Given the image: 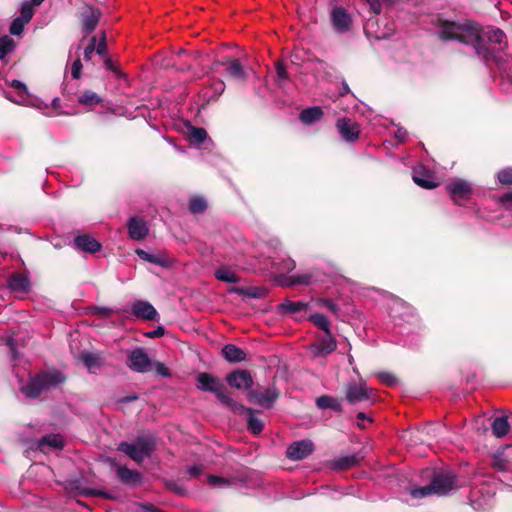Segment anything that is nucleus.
I'll list each match as a JSON object with an SVG mask.
<instances>
[{
    "mask_svg": "<svg viewBox=\"0 0 512 512\" xmlns=\"http://www.w3.org/2000/svg\"><path fill=\"white\" fill-rule=\"evenodd\" d=\"M439 36L443 40H457L470 45L478 58L483 60L492 69L495 66L499 71L501 85L506 92L512 87V59L504 53L506 36L504 32L495 27L480 29L472 22L443 21L439 28Z\"/></svg>",
    "mask_w": 512,
    "mask_h": 512,
    "instance_id": "obj_1",
    "label": "nucleus"
},
{
    "mask_svg": "<svg viewBox=\"0 0 512 512\" xmlns=\"http://www.w3.org/2000/svg\"><path fill=\"white\" fill-rule=\"evenodd\" d=\"M295 268V262L279 249L277 239L258 242V273L264 278L275 279L282 286L309 285L313 276L310 273H297L284 278V274Z\"/></svg>",
    "mask_w": 512,
    "mask_h": 512,
    "instance_id": "obj_2",
    "label": "nucleus"
},
{
    "mask_svg": "<svg viewBox=\"0 0 512 512\" xmlns=\"http://www.w3.org/2000/svg\"><path fill=\"white\" fill-rule=\"evenodd\" d=\"M195 380L196 388L198 390L214 394L220 403L230 408L232 412L237 413L240 410H245L243 406L238 405L232 399L225 384L220 378L207 372H200L196 375ZM246 411L248 413L247 416H254V411L252 409H246Z\"/></svg>",
    "mask_w": 512,
    "mask_h": 512,
    "instance_id": "obj_3",
    "label": "nucleus"
},
{
    "mask_svg": "<svg viewBox=\"0 0 512 512\" xmlns=\"http://www.w3.org/2000/svg\"><path fill=\"white\" fill-rule=\"evenodd\" d=\"M65 379V375L59 370H44L30 377L26 384L21 385L20 391L26 398L34 399L57 388Z\"/></svg>",
    "mask_w": 512,
    "mask_h": 512,
    "instance_id": "obj_4",
    "label": "nucleus"
},
{
    "mask_svg": "<svg viewBox=\"0 0 512 512\" xmlns=\"http://www.w3.org/2000/svg\"><path fill=\"white\" fill-rule=\"evenodd\" d=\"M460 486L461 484L458 483L456 475L449 471L436 474L429 485L410 487L408 491L412 498L422 499L432 494L446 495Z\"/></svg>",
    "mask_w": 512,
    "mask_h": 512,
    "instance_id": "obj_5",
    "label": "nucleus"
},
{
    "mask_svg": "<svg viewBox=\"0 0 512 512\" xmlns=\"http://www.w3.org/2000/svg\"><path fill=\"white\" fill-rule=\"evenodd\" d=\"M155 449V442L151 437H139L134 443L121 442L118 450L126 454L137 463L150 457Z\"/></svg>",
    "mask_w": 512,
    "mask_h": 512,
    "instance_id": "obj_6",
    "label": "nucleus"
},
{
    "mask_svg": "<svg viewBox=\"0 0 512 512\" xmlns=\"http://www.w3.org/2000/svg\"><path fill=\"white\" fill-rule=\"evenodd\" d=\"M345 399L350 404L373 403L376 400L375 390L369 387L362 378L358 382L349 381L345 388Z\"/></svg>",
    "mask_w": 512,
    "mask_h": 512,
    "instance_id": "obj_7",
    "label": "nucleus"
},
{
    "mask_svg": "<svg viewBox=\"0 0 512 512\" xmlns=\"http://www.w3.org/2000/svg\"><path fill=\"white\" fill-rule=\"evenodd\" d=\"M330 22L334 32L345 34L349 32L353 25L352 16L342 6H334L330 12Z\"/></svg>",
    "mask_w": 512,
    "mask_h": 512,
    "instance_id": "obj_8",
    "label": "nucleus"
},
{
    "mask_svg": "<svg viewBox=\"0 0 512 512\" xmlns=\"http://www.w3.org/2000/svg\"><path fill=\"white\" fill-rule=\"evenodd\" d=\"M495 493V482L492 480H486L471 489L470 501L475 508H478L491 499Z\"/></svg>",
    "mask_w": 512,
    "mask_h": 512,
    "instance_id": "obj_9",
    "label": "nucleus"
},
{
    "mask_svg": "<svg viewBox=\"0 0 512 512\" xmlns=\"http://www.w3.org/2000/svg\"><path fill=\"white\" fill-rule=\"evenodd\" d=\"M446 190L453 202L461 205L462 202L470 199L472 194L471 185L463 179H454L447 183Z\"/></svg>",
    "mask_w": 512,
    "mask_h": 512,
    "instance_id": "obj_10",
    "label": "nucleus"
},
{
    "mask_svg": "<svg viewBox=\"0 0 512 512\" xmlns=\"http://www.w3.org/2000/svg\"><path fill=\"white\" fill-rule=\"evenodd\" d=\"M227 384L238 390H247L253 385V378L247 370H234L226 375Z\"/></svg>",
    "mask_w": 512,
    "mask_h": 512,
    "instance_id": "obj_11",
    "label": "nucleus"
},
{
    "mask_svg": "<svg viewBox=\"0 0 512 512\" xmlns=\"http://www.w3.org/2000/svg\"><path fill=\"white\" fill-rule=\"evenodd\" d=\"M313 450V442L311 440L304 439L289 445L286 451V455L290 460L298 461L309 456Z\"/></svg>",
    "mask_w": 512,
    "mask_h": 512,
    "instance_id": "obj_12",
    "label": "nucleus"
},
{
    "mask_svg": "<svg viewBox=\"0 0 512 512\" xmlns=\"http://www.w3.org/2000/svg\"><path fill=\"white\" fill-rule=\"evenodd\" d=\"M150 365V358L144 349L137 348L129 353L128 366L131 370L143 373L149 369Z\"/></svg>",
    "mask_w": 512,
    "mask_h": 512,
    "instance_id": "obj_13",
    "label": "nucleus"
},
{
    "mask_svg": "<svg viewBox=\"0 0 512 512\" xmlns=\"http://www.w3.org/2000/svg\"><path fill=\"white\" fill-rule=\"evenodd\" d=\"M127 229L129 238L135 241H141L149 234V228L146 221L139 216L129 218L127 222Z\"/></svg>",
    "mask_w": 512,
    "mask_h": 512,
    "instance_id": "obj_14",
    "label": "nucleus"
},
{
    "mask_svg": "<svg viewBox=\"0 0 512 512\" xmlns=\"http://www.w3.org/2000/svg\"><path fill=\"white\" fill-rule=\"evenodd\" d=\"M65 446V439L61 434H47L35 443V448L43 453L49 450H62Z\"/></svg>",
    "mask_w": 512,
    "mask_h": 512,
    "instance_id": "obj_15",
    "label": "nucleus"
},
{
    "mask_svg": "<svg viewBox=\"0 0 512 512\" xmlns=\"http://www.w3.org/2000/svg\"><path fill=\"white\" fill-rule=\"evenodd\" d=\"M215 65L225 66L227 75L234 80L242 81L246 77V72L243 66L240 64L239 60L237 59L225 57L222 60H217L215 62Z\"/></svg>",
    "mask_w": 512,
    "mask_h": 512,
    "instance_id": "obj_16",
    "label": "nucleus"
},
{
    "mask_svg": "<svg viewBox=\"0 0 512 512\" xmlns=\"http://www.w3.org/2000/svg\"><path fill=\"white\" fill-rule=\"evenodd\" d=\"M336 341L331 333L325 334L317 343L310 345V351L314 357H322L332 353L336 349Z\"/></svg>",
    "mask_w": 512,
    "mask_h": 512,
    "instance_id": "obj_17",
    "label": "nucleus"
},
{
    "mask_svg": "<svg viewBox=\"0 0 512 512\" xmlns=\"http://www.w3.org/2000/svg\"><path fill=\"white\" fill-rule=\"evenodd\" d=\"M412 179L418 186L425 189H433L438 186L433 174L423 165H419L413 169Z\"/></svg>",
    "mask_w": 512,
    "mask_h": 512,
    "instance_id": "obj_18",
    "label": "nucleus"
},
{
    "mask_svg": "<svg viewBox=\"0 0 512 512\" xmlns=\"http://www.w3.org/2000/svg\"><path fill=\"white\" fill-rule=\"evenodd\" d=\"M337 128L341 136L348 142H353L359 137V126L351 119H339L337 121Z\"/></svg>",
    "mask_w": 512,
    "mask_h": 512,
    "instance_id": "obj_19",
    "label": "nucleus"
},
{
    "mask_svg": "<svg viewBox=\"0 0 512 512\" xmlns=\"http://www.w3.org/2000/svg\"><path fill=\"white\" fill-rule=\"evenodd\" d=\"M131 312L135 317L145 320H154L158 315L153 305L143 300L134 301L131 306Z\"/></svg>",
    "mask_w": 512,
    "mask_h": 512,
    "instance_id": "obj_20",
    "label": "nucleus"
},
{
    "mask_svg": "<svg viewBox=\"0 0 512 512\" xmlns=\"http://www.w3.org/2000/svg\"><path fill=\"white\" fill-rule=\"evenodd\" d=\"M389 313L395 320L409 321L410 318L414 317L412 307L400 299L392 301V304L389 306Z\"/></svg>",
    "mask_w": 512,
    "mask_h": 512,
    "instance_id": "obj_21",
    "label": "nucleus"
},
{
    "mask_svg": "<svg viewBox=\"0 0 512 512\" xmlns=\"http://www.w3.org/2000/svg\"><path fill=\"white\" fill-rule=\"evenodd\" d=\"M101 13L98 9L87 7L81 14V22L83 30L86 34H90L97 27Z\"/></svg>",
    "mask_w": 512,
    "mask_h": 512,
    "instance_id": "obj_22",
    "label": "nucleus"
},
{
    "mask_svg": "<svg viewBox=\"0 0 512 512\" xmlns=\"http://www.w3.org/2000/svg\"><path fill=\"white\" fill-rule=\"evenodd\" d=\"M74 245L77 249L88 253H95L101 249V244L89 235H79L75 237Z\"/></svg>",
    "mask_w": 512,
    "mask_h": 512,
    "instance_id": "obj_23",
    "label": "nucleus"
},
{
    "mask_svg": "<svg viewBox=\"0 0 512 512\" xmlns=\"http://www.w3.org/2000/svg\"><path fill=\"white\" fill-rule=\"evenodd\" d=\"M512 460V446H506L499 449L493 456V466L501 471L509 468V463Z\"/></svg>",
    "mask_w": 512,
    "mask_h": 512,
    "instance_id": "obj_24",
    "label": "nucleus"
},
{
    "mask_svg": "<svg viewBox=\"0 0 512 512\" xmlns=\"http://www.w3.org/2000/svg\"><path fill=\"white\" fill-rule=\"evenodd\" d=\"M309 303L304 301H290L286 300L278 305V309L283 314L296 315L308 310Z\"/></svg>",
    "mask_w": 512,
    "mask_h": 512,
    "instance_id": "obj_25",
    "label": "nucleus"
},
{
    "mask_svg": "<svg viewBox=\"0 0 512 512\" xmlns=\"http://www.w3.org/2000/svg\"><path fill=\"white\" fill-rule=\"evenodd\" d=\"M8 84L17 91V97L13 98L10 93L4 92L5 97L16 104H24L28 96V89L25 83L20 80L13 79Z\"/></svg>",
    "mask_w": 512,
    "mask_h": 512,
    "instance_id": "obj_26",
    "label": "nucleus"
},
{
    "mask_svg": "<svg viewBox=\"0 0 512 512\" xmlns=\"http://www.w3.org/2000/svg\"><path fill=\"white\" fill-rule=\"evenodd\" d=\"M221 352L223 357L230 363L241 362L246 358L245 351L234 344L225 345Z\"/></svg>",
    "mask_w": 512,
    "mask_h": 512,
    "instance_id": "obj_27",
    "label": "nucleus"
},
{
    "mask_svg": "<svg viewBox=\"0 0 512 512\" xmlns=\"http://www.w3.org/2000/svg\"><path fill=\"white\" fill-rule=\"evenodd\" d=\"M8 285L14 292L27 293L30 289L29 278L22 274L12 275L8 280Z\"/></svg>",
    "mask_w": 512,
    "mask_h": 512,
    "instance_id": "obj_28",
    "label": "nucleus"
},
{
    "mask_svg": "<svg viewBox=\"0 0 512 512\" xmlns=\"http://www.w3.org/2000/svg\"><path fill=\"white\" fill-rule=\"evenodd\" d=\"M135 253L140 259H142L145 262L155 264L160 267H167L169 265V261L163 255L149 253L140 248L136 249Z\"/></svg>",
    "mask_w": 512,
    "mask_h": 512,
    "instance_id": "obj_29",
    "label": "nucleus"
},
{
    "mask_svg": "<svg viewBox=\"0 0 512 512\" xmlns=\"http://www.w3.org/2000/svg\"><path fill=\"white\" fill-rule=\"evenodd\" d=\"M322 116V109L318 106H314L302 110L299 119L302 123L306 125H312L315 122L319 121L322 118Z\"/></svg>",
    "mask_w": 512,
    "mask_h": 512,
    "instance_id": "obj_30",
    "label": "nucleus"
},
{
    "mask_svg": "<svg viewBox=\"0 0 512 512\" xmlns=\"http://www.w3.org/2000/svg\"><path fill=\"white\" fill-rule=\"evenodd\" d=\"M316 405L319 409H330L334 412L341 411V400L329 395H322L316 399Z\"/></svg>",
    "mask_w": 512,
    "mask_h": 512,
    "instance_id": "obj_31",
    "label": "nucleus"
},
{
    "mask_svg": "<svg viewBox=\"0 0 512 512\" xmlns=\"http://www.w3.org/2000/svg\"><path fill=\"white\" fill-rule=\"evenodd\" d=\"M81 361L84 366L90 371L94 372L101 368L103 365V360L101 356L97 353L92 352H84L81 354Z\"/></svg>",
    "mask_w": 512,
    "mask_h": 512,
    "instance_id": "obj_32",
    "label": "nucleus"
},
{
    "mask_svg": "<svg viewBox=\"0 0 512 512\" xmlns=\"http://www.w3.org/2000/svg\"><path fill=\"white\" fill-rule=\"evenodd\" d=\"M278 397L274 387H268L264 391H258V407L270 408Z\"/></svg>",
    "mask_w": 512,
    "mask_h": 512,
    "instance_id": "obj_33",
    "label": "nucleus"
},
{
    "mask_svg": "<svg viewBox=\"0 0 512 512\" xmlns=\"http://www.w3.org/2000/svg\"><path fill=\"white\" fill-rule=\"evenodd\" d=\"M119 479L125 484H136L141 480V474L127 467H119L117 469Z\"/></svg>",
    "mask_w": 512,
    "mask_h": 512,
    "instance_id": "obj_34",
    "label": "nucleus"
},
{
    "mask_svg": "<svg viewBox=\"0 0 512 512\" xmlns=\"http://www.w3.org/2000/svg\"><path fill=\"white\" fill-rule=\"evenodd\" d=\"M214 276L217 280L225 282V283H237L239 282V277L235 274V272L226 266H221L215 270Z\"/></svg>",
    "mask_w": 512,
    "mask_h": 512,
    "instance_id": "obj_35",
    "label": "nucleus"
},
{
    "mask_svg": "<svg viewBox=\"0 0 512 512\" xmlns=\"http://www.w3.org/2000/svg\"><path fill=\"white\" fill-rule=\"evenodd\" d=\"M508 418H494L491 424L492 433L497 438L504 437L510 431V423Z\"/></svg>",
    "mask_w": 512,
    "mask_h": 512,
    "instance_id": "obj_36",
    "label": "nucleus"
},
{
    "mask_svg": "<svg viewBox=\"0 0 512 512\" xmlns=\"http://www.w3.org/2000/svg\"><path fill=\"white\" fill-rule=\"evenodd\" d=\"M359 462V458L356 455H347L339 457L332 463V468L336 470L348 469L355 466Z\"/></svg>",
    "mask_w": 512,
    "mask_h": 512,
    "instance_id": "obj_37",
    "label": "nucleus"
},
{
    "mask_svg": "<svg viewBox=\"0 0 512 512\" xmlns=\"http://www.w3.org/2000/svg\"><path fill=\"white\" fill-rule=\"evenodd\" d=\"M207 208V201L202 196H192L189 200V211L192 214L203 213Z\"/></svg>",
    "mask_w": 512,
    "mask_h": 512,
    "instance_id": "obj_38",
    "label": "nucleus"
},
{
    "mask_svg": "<svg viewBox=\"0 0 512 512\" xmlns=\"http://www.w3.org/2000/svg\"><path fill=\"white\" fill-rule=\"evenodd\" d=\"M308 319L315 326H317L318 328L323 330L325 332V334L331 333V331H330V322H329L328 318L325 315H323L321 313H314V314H311L308 317Z\"/></svg>",
    "mask_w": 512,
    "mask_h": 512,
    "instance_id": "obj_39",
    "label": "nucleus"
},
{
    "mask_svg": "<svg viewBox=\"0 0 512 512\" xmlns=\"http://www.w3.org/2000/svg\"><path fill=\"white\" fill-rule=\"evenodd\" d=\"M191 143L199 145L206 141L208 134L204 128L201 127H189Z\"/></svg>",
    "mask_w": 512,
    "mask_h": 512,
    "instance_id": "obj_40",
    "label": "nucleus"
},
{
    "mask_svg": "<svg viewBox=\"0 0 512 512\" xmlns=\"http://www.w3.org/2000/svg\"><path fill=\"white\" fill-rule=\"evenodd\" d=\"M208 484L213 487L225 488L236 484L235 478H225L215 475L208 476Z\"/></svg>",
    "mask_w": 512,
    "mask_h": 512,
    "instance_id": "obj_41",
    "label": "nucleus"
},
{
    "mask_svg": "<svg viewBox=\"0 0 512 512\" xmlns=\"http://www.w3.org/2000/svg\"><path fill=\"white\" fill-rule=\"evenodd\" d=\"M79 103L83 105L93 106L101 102V98L91 90L83 91L78 97Z\"/></svg>",
    "mask_w": 512,
    "mask_h": 512,
    "instance_id": "obj_42",
    "label": "nucleus"
},
{
    "mask_svg": "<svg viewBox=\"0 0 512 512\" xmlns=\"http://www.w3.org/2000/svg\"><path fill=\"white\" fill-rule=\"evenodd\" d=\"M15 49V42L10 36H3L0 38V60L11 53Z\"/></svg>",
    "mask_w": 512,
    "mask_h": 512,
    "instance_id": "obj_43",
    "label": "nucleus"
},
{
    "mask_svg": "<svg viewBox=\"0 0 512 512\" xmlns=\"http://www.w3.org/2000/svg\"><path fill=\"white\" fill-rule=\"evenodd\" d=\"M376 377L382 384H384L388 387H394V386L398 385V383H399L398 378L391 372H387V371L378 372V373H376Z\"/></svg>",
    "mask_w": 512,
    "mask_h": 512,
    "instance_id": "obj_44",
    "label": "nucleus"
},
{
    "mask_svg": "<svg viewBox=\"0 0 512 512\" xmlns=\"http://www.w3.org/2000/svg\"><path fill=\"white\" fill-rule=\"evenodd\" d=\"M27 24L24 20L19 17L15 18L9 28V31L12 35L19 36L22 34L24 30V26Z\"/></svg>",
    "mask_w": 512,
    "mask_h": 512,
    "instance_id": "obj_45",
    "label": "nucleus"
},
{
    "mask_svg": "<svg viewBox=\"0 0 512 512\" xmlns=\"http://www.w3.org/2000/svg\"><path fill=\"white\" fill-rule=\"evenodd\" d=\"M33 14H34V9L32 7V4L29 2L23 3L21 6L19 18L28 23L32 19Z\"/></svg>",
    "mask_w": 512,
    "mask_h": 512,
    "instance_id": "obj_46",
    "label": "nucleus"
},
{
    "mask_svg": "<svg viewBox=\"0 0 512 512\" xmlns=\"http://www.w3.org/2000/svg\"><path fill=\"white\" fill-rule=\"evenodd\" d=\"M316 303L319 306L326 307L335 316H338L340 308L334 301L330 299H318Z\"/></svg>",
    "mask_w": 512,
    "mask_h": 512,
    "instance_id": "obj_47",
    "label": "nucleus"
},
{
    "mask_svg": "<svg viewBox=\"0 0 512 512\" xmlns=\"http://www.w3.org/2000/svg\"><path fill=\"white\" fill-rule=\"evenodd\" d=\"M497 179L501 184H512V168H505L498 172Z\"/></svg>",
    "mask_w": 512,
    "mask_h": 512,
    "instance_id": "obj_48",
    "label": "nucleus"
},
{
    "mask_svg": "<svg viewBox=\"0 0 512 512\" xmlns=\"http://www.w3.org/2000/svg\"><path fill=\"white\" fill-rule=\"evenodd\" d=\"M499 204H501L505 209L509 210L512 208V192H508L503 194L498 198Z\"/></svg>",
    "mask_w": 512,
    "mask_h": 512,
    "instance_id": "obj_49",
    "label": "nucleus"
},
{
    "mask_svg": "<svg viewBox=\"0 0 512 512\" xmlns=\"http://www.w3.org/2000/svg\"><path fill=\"white\" fill-rule=\"evenodd\" d=\"M229 292H235L242 295H247L250 298H256V288H231Z\"/></svg>",
    "mask_w": 512,
    "mask_h": 512,
    "instance_id": "obj_50",
    "label": "nucleus"
},
{
    "mask_svg": "<svg viewBox=\"0 0 512 512\" xmlns=\"http://www.w3.org/2000/svg\"><path fill=\"white\" fill-rule=\"evenodd\" d=\"M96 37H92L91 40H90V43L89 45L85 48L84 50V59L85 60H90L91 59V55L94 53L95 51V46H96Z\"/></svg>",
    "mask_w": 512,
    "mask_h": 512,
    "instance_id": "obj_51",
    "label": "nucleus"
},
{
    "mask_svg": "<svg viewBox=\"0 0 512 512\" xmlns=\"http://www.w3.org/2000/svg\"><path fill=\"white\" fill-rule=\"evenodd\" d=\"M81 70H82V63L80 59H76L72 63L71 67V73L74 79H78L81 76Z\"/></svg>",
    "mask_w": 512,
    "mask_h": 512,
    "instance_id": "obj_52",
    "label": "nucleus"
},
{
    "mask_svg": "<svg viewBox=\"0 0 512 512\" xmlns=\"http://www.w3.org/2000/svg\"><path fill=\"white\" fill-rule=\"evenodd\" d=\"M155 371L157 374H159L160 376L162 377H170V372H169V369L165 366V364L161 363V362H156L155 363Z\"/></svg>",
    "mask_w": 512,
    "mask_h": 512,
    "instance_id": "obj_53",
    "label": "nucleus"
},
{
    "mask_svg": "<svg viewBox=\"0 0 512 512\" xmlns=\"http://www.w3.org/2000/svg\"><path fill=\"white\" fill-rule=\"evenodd\" d=\"M104 65H105V68L109 71H112L113 73L116 74L117 77L121 78V77H124V74L121 73L114 65V63L112 62V60L110 58H106L105 61H104Z\"/></svg>",
    "mask_w": 512,
    "mask_h": 512,
    "instance_id": "obj_54",
    "label": "nucleus"
},
{
    "mask_svg": "<svg viewBox=\"0 0 512 512\" xmlns=\"http://www.w3.org/2000/svg\"><path fill=\"white\" fill-rule=\"evenodd\" d=\"M92 312L94 314L102 315V316H110L113 310L109 307L105 306H95L92 308Z\"/></svg>",
    "mask_w": 512,
    "mask_h": 512,
    "instance_id": "obj_55",
    "label": "nucleus"
},
{
    "mask_svg": "<svg viewBox=\"0 0 512 512\" xmlns=\"http://www.w3.org/2000/svg\"><path fill=\"white\" fill-rule=\"evenodd\" d=\"M106 49H107V47H106L105 34H102L100 42L98 43L97 46H95V51L98 55H104L106 52Z\"/></svg>",
    "mask_w": 512,
    "mask_h": 512,
    "instance_id": "obj_56",
    "label": "nucleus"
},
{
    "mask_svg": "<svg viewBox=\"0 0 512 512\" xmlns=\"http://www.w3.org/2000/svg\"><path fill=\"white\" fill-rule=\"evenodd\" d=\"M202 472H203V467L201 465H194L188 469V474H189L190 478H196L199 475H201Z\"/></svg>",
    "mask_w": 512,
    "mask_h": 512,
    "instance_id": "obj_57",
    "label": "nucleus"
},
{
    "mask_svg": "<svg viewBox=\"0 0 512 512\" xmlns=\"http://www.w3.org/2000/svg\"><path fill=\"white\" fill-rule=\"evenodd\" d=\"M164 332H165L164 328L162 326H159L155 330L147 332L145 335L149 338H157V337L163 336Z\"/></svg>",
    "mask_w": 512,
    "mask_h": 512,
    "instance_id": "obj_58",
    "label": "nucleus"
},
{
    "mask_svg": "<svg viewBox=\"0 0 512 512\" xmlns=\"http://www.w3.org/2000/svg\"><path fill=\"white\" fill-rule=\"evenodd\" d=\"M141 512H164L163 510L153 506V505H142L141 506Z\"/></svg>",
    "mask_w": 512,
    "mask_h": 512,
    "instance_id": "obj_59",
    "label": "nucleus"
},
{
    "mask_svg": "<svg viewBox=\"0 0 512 512\" xmlns=\"http://www.w3.org/2000/svg\"><path fill=\"white\" fill-rule=\"evenodd\" d=\"M7 345L10 348V352L12 354V357L15 359L17 357V352H16V344H15L14 339L13 338H9L8 341H7Z\"/></svg>",
    "mask_w": 512,
    "mask_h": 512,
    "instance_id": "obj_60",
    "label": "nucleus"
},
{
    "mask_svg": "<svg viewBox=\"0 0 512 512\" xmlns=\"http://www.w3.org/2000/svg\"><path fill=\"white\" fill-rule=\"evenodd\" d=\"M277 76H278L279 80H284L287 77L286 70L281 65L277 66Z\"/></svg>",
    "mask_w": 512,
    "mask_h": 512,
    "instance_id": "obj_61",
    "label": "nucleus"
},
{
    "mask_svg": "<svg viewBox=\"0 0 512 512\" xmlns=\"http://www.w3.org/2000/svg\"><path fill=\"white\" fill-rule=\"evenodd\" d=\"M407 135V132L406 130H404L403 128H399L397 129V131L395 132V137L399 140V141H403L405 139Z\"/></svg>",
    "mask_w": 512,
    "mask_h": 512,
    "instance_id": "obj_62",
    "label": "nucleus"
},
{
    "mask_svg": "<svg viewBox=\"0 0 512 512\" xmlns=\"http://www.w3.org/2000/svg\"><path fill=\"white\" fill-rule=\"evenodd\" d=\"M248 429L253 434H256V418H248Z\"/></svg>",
    "mask_w": 512,
    "mask_h": 512,
    "instance_id": "obj_63",
    "label": "nucleus"
},
{
    "mask_svg": "<svg viewBox=\"0 0 512 512\" xmlns=\"http://www.w3.org/2000/svg\"><path fill=\"white\" fill-rule=\"evenodd\" d=\"M493 416H512V412L506 411L504 409H498L495 411V414Z\"/></svg>",
    "mask_w": 512,
    "mask_h": 512,
    "instance_id": "obj_64",
    "label": "nucleus"
}]
</instances>
